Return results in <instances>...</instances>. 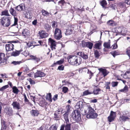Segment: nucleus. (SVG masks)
<instances>
[{
    "label": "nucleus",
    "instance_id": "obj_1",
    "mask_svg": "<svg viewBox=\"0 0 130 130\" xmlns=\"http://www.w3.org/2000/svg\"><path fill=\"white\" fill-rule=\"evenodd\" d=\"M86 105V110H84V112L85 114L86 115V117L88 119H95L98 116V114L95 112L93 109L89 105Z\"/></svg>",
    "mask_w": 130,
    "mask_h": 130
},
{
    "label": "nucleus",
    "instance_id": "obj_2",
    "mask_svg": "<svg viewBox=\"0 0 130 130\" xmlns=\"http://www.w3.org/2000/svg\"><path fill=\"white\" fill-rule=\"evenodd\" d=\"M70 121L72 123H78L81 120L80 111L78 110H74L70 116Z\"/></svg>",
    "mask_w": 130,
    "mask_h": 130
},
{
    "label": "nucleus",
    "instance_id": "obj_3",
    "mask_svg": "<svg viewBox=\"0 0 130 130\" xmlns=\"http://www.w3.org/2000/svg\"><path fill=\"white\" fill-rule=\"evenodd\" d=\"M69 63L73 65H79L81 63L82 59L79 56H70L67 58Z\"/></svg>",
    "mask_w": 130,
    "mask_h": 130
},
{
    "label": "nucleus",
    "instance_id": "obj_4",
    "mask_svg": "<svg viewBox=\"0 0 130 130\" xmlns=\"http://www.w3.org/2000/svg\"><path fill=\"white\" fill-rule=\"evenodd\" d=\"M11 17H3L1 19V23L2 26L4 27H8L10 24V19Z\"/></svg>",
    "mask_w": 130,
    "mask_h": 130
},
{
    "label": "nucleus",
    "instance_id": "obj_5",
    "mask_svg": "<svg viewBox=\"0 0 130 130\" xmlns=\"http://www.w3.org/2000/svg\"><path fill=\"white\" fill-rule=\"evenodd\" d=\"M117 12L120 13L124 12L126 9V3L124 2H121L118 3L117 4Z\"/></svg>",
    "mask_w": 130,
    "mask_h": 130
},
{
    "label": "nucleus",
    "instance_id": "obj_6",
    "mask_svg": "<svg viewBox=\"0 0 130 130\" xmlns=\"http://www.w3.org/2000/svg\"><path fill=\"white\" fill-rule=\"evenodd\" d=\"M9 12L14 17V23L13 24L11 25V27H12L13 26H15L18 25V19L17 17H15L17 15V14L16 11L13 8L11 7L9 10Z\"/></svg>",
    "mask_w": 130,
    "mask_h": 130
},
{
    "label": "nucleus",
    "instance_id": "obj_7",
    "mask_svg": "<svg viewBox=\"0 0 130 130\" xmlns=\"http://www.w3.org/2000/svg\"><path fill=\"white\" fill-rule=\"evenodd\" d=\"M48 43L50 46V47L52 50H55L56 49L55 47L56 46L55 41L50 38L48 39Z\"/></svg>",
    "mask_w": 130,
    "mask_h": 130
},
{
    "label": "nucleus",
    "instance_id": "obj_8",
    "mask_svg": "<svg viewBox=\"0 0 130 130\" xmlns=\"http://www.w3.org/2000/svg\"><path fill=\"white\" fill-rule=\"evenodd\" d=\"M45 74L40 71H37L34 74V77L36 78L38 77H42L45 76Z\"/></svg>",
    "mask_w": 130,
    "mask_h": 130
},
{
    "label": "nucleus",
    "instance_id": "obj_9",
    "mask_svg": "<svg viewBox=\"0 0 130 130\" xmlns=\"http://www.w3.org/2000/svg\"><path fill=\"white\" fill-rule=\"evenodd\" d=\"M6 50L7 51H12L14 49V45L11 43L6 44L5 45Z\"/></svg>",
    "mask_w": 130,
    "mask_h": 130
},
{
    "label": "nucleus",
    "instance_id": "obj_10",
    "mask_svg": "<svg viewBox=\"0 0 130 130\" xmlns=\"http://www.w3.org/2000/svg\"><path fill=\"white\" fill-rule=\"evenodd\" d=\"M39 34L40 37L42 39L46 38L48 36V34L46 33L45 31L43 30L39 31Z\"/></svg>",
    "mask_w": 130,
    "mask_h": 130
},
{
    "label": "nucleus",
    "instance_id": "obj_11",
    "mask_svg": "<svg viewBox=\"0 0 130 130\" xmlns=\"http://www.w3.org/2000/svg\"><path fill=\"white\" fill-rule=\"evenodd\" d=\"M2 63H6V60L5 58V54L0 53V64Z\"/></svg>",
    "mask_w": 130,
    "mask_h": 130
},
{
    "label": "nucleus",
    "instance_id": "obj_12",
    "mask_svg": "<svg viewBox=\"0 0 130 130\" xmlns=\"http://www.w3.org/2000/svg\"><path fill=\"white\" fill-rule=\"evenodd\" d=\"M93 43L90 42H84V45H83V47H85V46L88 48L89 49H91L92 48L93 46Z\"/></svg>",
    "mask_w": 130,
    "mask_h": 130
},
{
    "label": "nucleus",
    "instance_id": "obj_13",
    "mask_svg": "<svg viewBox=\"0 0 130 130\" xmlns=\"http://www.w3.org/2000/svg\"><path fill=\"white\" fill-rule=\"evenodd\" d=\"M11 105L13 106L14 109H17L18 110L20 108V105L19 103L17 101L13 102Z\"/></svg>",
    "mask_w": 130,
    "mask_h": 130
},
{
    "label": "nucleus",
    "instance_id": "obj_14",
    "mask_svg": "<svg viewBox=\"0 0 130 130\" xmlns=\"http://www.w3.org/2000/svg\"><path fill=\"white\" fill-rule=\"evenodd\" d=\"M99 70L100 72L102 73L104 77L106 76L109 73V72L107 71L106 69L102 68H99Z\"/></svg>",
    "mask_w": 130,
    "mask_h": 130
},
{
    "label": "nucleus",
    "instance_id": "obj_15",
    "mask_svg": "<svg viewBox=\"0 0 130 130\" xmlns=\"http://www.w3.org/2000/svg\"><path fill=\"white\" fill-rule=\"evenodd\" d=\"M22 51V50H21L19 51L15 50V51L12 52L11 54V56L14 57L18 56L19 55L21 52Z\"/></svg>",
    "mask_w": 130,
    "mask_h": 130
},
{
    "label": "nucleus",
    "instance_id": "obj_16",
    "mask_svg": "<svg viewBox=\"0 0 130 130\" xmlns=\"http://www.w3.org/2000/svg\"><path fill=\"white\" fill-rule=\"evenodd\" d=\"M73 28L71 27H69L66 30L65 32L66 35H69L72 33Z\"/></svg>",
    "mask_w": 130,
    "mask_h": 130
},
{
    "label": "nucleus",
    "instance_id": "obj_17",
    "mask_svg": "<svg viewBox=\"0 0 130 130\" xmlns=\"http://www.w3.org/2000/svg\"><path fill=\"white\" fill-rule=\"evenodd\" d=\"M32 116H37L39 114V112L37 110H32L30 112Z\"/></svg>",
    "mask_w": 130,
    "mask_h": 130
},
{
    "label": "nucleus",
    "instance_id": "obj_18",
    "mask_svg": "<svg viewBox=\"0 0 130 130\" xmlns=\"http://www.w3.org/2000/svg\"><path fill=\"white\" fill-rule=\"evenodd\" d=\"M22 35L25 37H27L29 34L28 30L26 29H24L22 30Z\"/></svg>",
    "mask_w": 130,
    "mask_h": 130
},
{
    "label": "nucleus",
    "instance_id": "obj_19",
    "mask_svg": "<svg viewBox=\"0 0 130 130\" xmlns=\"http://www.w3.org/2000/svg\"><path fill=\"white\" fill-rule=\"evenodd\" d=\"M25 17L28 19H31L32 18V14L30 11H28L26 12L25 14Z\"/></svg>",
    "mask_w": 130,
    "mask_h": 130
},
{
    "label": "nucleus",
    "instance_id": "obj_20",
    "mask_svg": "<svg viewBox=\"0 0 130 130\" xmlns=\"http://www.w3.org/2000/svg\"><path fill=\"white\" fill-rule=\"evenodd\" d=\"M44 27L46 31L48 32L51 29V28L50 25L48 24H45L44 26Z\"/></svg>",
    "mask_w": 130,
    "mask_h": 130
},
{
    "label": "nucleus",
    "instance_id": "obj_21",
    "mask_svg": "<svg viewBox=\"0 0 130 130\" xmlns=\"http://www.w3.org/2000/svg\"><path fill=\"white\" fill-rule=\"evenodd\" d=\"M120 118L122 121H125L130 119L128 117L124 116L122 115L120 116Z\"/></svg>",
    "mask_w": 130,
    "mask_h": 130
},
{
    "label": "nucleus",
    "instance_id": "obj_22",
    "mask_svg": "<svg viewBox=\"0 0 130 130\" xmlns=\"http://www.w3.org/2000/svg\"><path fill=\"white\" fill-rule=\"evenodd\" d=\"M1 15H5L6 16H10V15L9 14L8 12V10H7L5 9L2 12ZM11 17L12 16H10Z\"/></svg>",
    "mask_w": 130,
    "mask_h": 130
},
{
    "label": "nucleus",
    "instance_id": "obj_23",
    "mask_svg": "<svg viewBox=\"0 0 130 130\" xmlns=\"http://www.w3.org/2000/svg\"><path fill=\"white\" fill-rule=\"evenodd\" d=\"M16 10L19 11H21L23 10V6L22 5H20L15 7Z\"/></svg>",
    "mask_w": 130,
    "mask_h": 130
},
{
    "label": "nucleus",
    "instance_id": "obj_24",
    "mask_svg": "<svg viewBox=\"0 0 130 130\" xmlns=\"http://www.w3.org/2000/svg\"><path fill=\"white\" fill-rule=\"evenodd\" d=\"M109 41L108 42H105L103 44V46L107 48H110V40H109Z\"/></svg>",
    "mask_w": 130,
    "mask_h": 130
},
{
    "label": "nucleus",
    "instance_id": "obj_25",
    "mask_svg": "<svg viewBox=\"0 0 130 130\" xmlns=\"http://www.w3.org/2000/svg\"><path fill=\"white\" fill-rule=\"evenodd\" d=\"M101 91V89L100 88L97 89H94L93 91H92V94L94 95H97L99 94V92Z\"/></svg>",
    "mask_w": 130,
    "mask_h": 130
},
{
    "label": "nucleus",
    "instance_id": "obj_26",
    "mask_svg": "<svg viewBox=\"0 0 130 130\" xmlns=\"http://www.w3.org/2000/svg\"><path fill=\"white\" fill-rule=\"evenodd\" d=\"M94 56L95 58L97 59H98L99 57L100 56L99 51L96 50H94Z\"/></svg>",
    "mask_w": 130,
    "mask_h": 130
},
{
    "label": "nucleus",
    "instance_id": "obj_27",
    "mask_svg": "<svg viewBox=\"0 0 130 130\" xmlns=\"http://www.w3.org/2000/svg\"><path fill=\"white\" fill-rule=\"evenodd\" d=\"M12 91L13 93L17 94L18 92L20 91L15 86H13L12 88Z\"/></svg>",
    "mask_w": 130,
    "mask_h": 130
},
{
    "label": "nucleus",
    "instance_id": "obj_28",
    "mask_svg": "<svg viewBox=\"0 0 130 130\" xmlns=\"http://www.w3.org/2000/svg\"><path fill=\"white\" fill-rule=\"evenodd\" d=\"M100 4L103 8H105V6L107 4V3L105 0H103L100 2Z\"/></svg>",
    "mask_w": 130,
    "mask_h": 130
},
{
    "label": "nucleus",
    "instance_id": "obj_29",
    "mask_svg": "<svg viewBox=\"0 0 130 130\" xmlns=\"http://www.w3.org/2000/svg\"><path fill=\"white\" fill-rule=\"evenodd\" d=\"M71 124H67L65 125V130H71Z\"/></svg>",
    "mask_w": 130,
    "mask_h": 130
},
{
    "label": "nucleus",
    "instance_id": "obj_30",
    "mask_svg": "<svg viewBox=\"0 0 130 130\" xmlns=\"http://www.w3.org/2000/svg\"><path fill=\"white\" fill-rule=\"evenodd\" d=\"M61 31L60 29L58 28H56L55 29L54 35L55 34H61Z\"/></svg>",
    "mask_w": 130,
    "mask_h": 130
},
{
    "label": "nucleus",
    "instance_id": "obj_31",
    "mask_svg": "<svg viewBox=\"0 0 130 130\" xmlns=\"http://www.w3.org/2000/svg\"><path fill=\"white\" fill-rule=\"evenodd\" d=\"M123 115L122 116H124L128 117H130V115L129 112L127 111H124L122 112Z\"/></svg>",
    "mask_w": 130,
    "mask_h": 130
},
{
    "label": "nucleus",
    "instance_id": "obj_32",
    "mask_svg": "<svg viewBox=\"0 0 130 130\" xmlns=\"http://www.w3.org/2000/svg\"><path fill=\"white\" fill-rule=\"evenodd\" d=\"M64 62V59H62L57 61L56 62L54 63L53 65L54 66V65L56 64L60 65L62 64Z\"/></svg>",
    "mask_w": 130,
    "mask_h": 130
},
{
    "label": "nucleus",
    "instance_id": "obj_33",
    "mask_svg": "<svg viewBox=\"0 0 130 130\" xmlns=\"http://www.w3.org/2000/svg\"><path fill=\"white\" fill-rule=\"evenodd\" d=\"M46 99L48 100L50 102H52V95L51 93H49L47 94Z\"/></svg>",
    "mask_w": 130,
    "mask_h": 130
},
{
    "label": "nucleus",
    "instance_id": "obj_34",
    "mask_svg": "<svg viewBox=\"0 0 130 130\" xmlns=\"http://www.w3.org/2000/svg\"><path fill=\"white\" fill-rule=\"evenodd\" d=\"M33 44L32 42H29L28 43H27V45L28 47H31V48H32L35 47V45H33Z\"/></svg>",
    "mask_w": 130,
    "mask_h": 130
},
{
    "label": "nucleus",
    "instance_id": "obj_35",
    "mask_svg": "<svg viewBox=\"0 0 130 130\" xmlns=\"http://www.w3.org/2000/svg\"><path fill=\"white\" fill-rule=\"evenodd\" d=\"M33 44L32 42H29L28 43H27V45L28 47H31V48H32L35 47V45H33Z\"/></svg>",
    "mask_w": 130,
    "mask_h": 130
},
{
    "label": "nucleus",
    "instance_id": "obj_36",
    "mask_svg": "<svg viewBox=\"0 0 130 130\" xmlns=\"http://www.w3.org/2000/svg\"><path fill=\"white\" fill-rule=\"evenodd\" d=\"M22 62L21 61H13L11 63V64H13L14 66H16L18 65H19Z\"/></svg>",
    "mask_w": 130,
    "mask_h": 130
},
{
    "label": "nucleus",
    "instance_id": "obj_37",
    "mask_svg": "<svg viewBox=\"0 0 130 130\" xmlns=\"http://www.w3.org/2000/svg\"><path fill=\"white\" fill-rule=\"evenodd\" d=\"M92 91L90 92L89 90H87L84 91L83 92V95H87L89 94H92Z\"/></svg>",
    "mask_w": 130,
    "mask_h": 130
},
{
    "label": "nucleus",
    "instance_id": "obj_38",
    "mask_svg": "<svg viewBox=\"0 0 130 130\" xmlns=\"http://www.w3.org/2000/svg\"><path fill=\"white\" fill-rule=\"evenodd\" d=\"M42 14L43 16H46V15H49V14L50 13L48 12L45 10H42Z\"/></svg>",
    "mask_w": 130,
    "mask_h": 130
},
{
    "label": "nucleus",
    "instance_id": "obj_39",
    "mask_svg": "<svg viewBox=\"0 0 130 130\" xmlns=\"http://www.w3.org/2000/svg\"><path fill=\"white\" fill-rule=\"evenodd\" d=\"M54 35L55 38L57 40H60L62 37V34H55Z\"/></svg>",
    "mask_w": 130,
    "mask_h": 130
},
{
    "label": "nucleus",
    "instance_id": "obj_40",
    "mask_svg": "<svg viewBox=\"0 0 130 130\" xmlns=\"http://www.w3.org/2000/svg\"><path fill=\"white\" fill-rule=\"evenodd\" d=\"M128 90V87L127 86H125L124 88L119 90V91L121 92H126Z\"/></svg>",
    "mask_w": 130,
    "mask_h": 130
},
{
    "label": "nucleus",
    "instance_id": "obj_41",
    "mask_svg": "<svg viewBox=\"0 0 130 130\" xmlns=\"http://www.w3.org/2000/svg\"><path fill=\"white\" fill-rule=\"evenodd\" d=\"M110 53L114 57H115L116 56L119 54L118 52L116 51L111 52Z\"/></svg>",
    "mask_w": 130,
    "mask_h": 130
},
{
    "label": "nucleus",
    "instance_id": "obj_42",
    "mask_svg": "<svg viewBox=\"0 0 130 130\" xmlns=\"http://www.w3.org/2000/svg\"><path fill=\"white\" fill-rule=\"evenodd\" d=\"M83 102L82 101H79L77 103V108L78 109H80L82 107Z\"/></svg>",
    "mask_w": 130,
    "mask_h": 130
},
{
    "label": "nucleus",
    "instance_id": "obj_43",
    "mask_svg": "<svg viewBox=\"0 0 130 130\" xmlns=\"http://www.w3.org/2000/svg\"><path fill=\"white\" fill-rule=\"evenodd\" d=\"M107 23L108 25L112 26H114L115 25L114 22L111 20L108 21Z\"/></svg>",
    "mask_w": 130,
    "mask_h": 130
},
{
    "label": "nucleus",
    "instance_id": "obj_44",
    "mask_svg": "<svg viewBox=\"0 0 130 130\" xmlns=\"http://www.w3.org/2000/svg\"><path fill=\"white\" fill-rule=\"evenodd\" d=\"M7 114L9 116L13 115V110L12 108H9L7 112Z\"/></svg>",
    "mask_w": 130,
    "mask_h": 130
},
{
    "label": "nucleus",
    "instance_id": "obj_45",
    "mask_svg": "<svg viewBox=\"0 0 130 130\" xmlns=\"http://www.w3.org/2000/svg\"><path fill=\"white\" fill-rule=\"evenodd\" d=\"M101 45V43L99 42L95 43L94 45L96 49H100V47Z\"/></svg>",
    "mask_w": 130,
    "mask_h": 130
},
{
    "label": "nucleus",
    "instance_id": "obj_46",
    "mask_svg": "<svg viewBox=\"0 0 130 130\" xmlns=\"http://www.w3.org/2000/svg\"><path fill=\"white\" fill-rule=\"evenodd\" d=\"M116 113L115 112L112 111L111 112L109 116H111L115 119L116 117Z\"/></svg>",
    "mask_w": 130,
    "mask_h": 130
},
{
    "label": "nucleus",
    "instance_id": "obj_47",
    "mask_svg": "<svg viewBox=\"0 0 130 130\" xmlns=\"http://www.w3.org/2000/svg\"><path fill=\"white\" fill-rule=\"evenodd\" d=\"M9 86L8 85H6L3 86L0 88V91H3L4 90L8 88L9 87Z\"/></svg>",
    "mask_w": 130,
    "mask_h": 130
},
{
    "label": "nucleus",
    "instance_id": "obj_48",
    "mask_svg": "<svg viewBox=\"0 0 130 130\" xmlns=\"http://www.w3.org/2000/svg\"><path fill=\"white\" fill-rule=\"evenodd\" d=\"M68 89L66 87H63L62 88V91L64 93H66L68 91Z\"/></svg>",
    "mask_w": 130,
    "mask_h": 130
},
{
    "label": "nucleus",
    "instance_id": "obj_49",
    "mask_svg": "<svg viewBox=\"0 0 130 130\" xmlns=\"http://www.w3.org/2000/svg\"><path fill=\"white\" fill-rule=\"evenodd\" d=\"M118 83L117 82H112L111 83V85L112 87H114L118 85Z\"/></svg>",
    "mask_w": 130,
    "mask_h": 130
},
{
    "label": "nucleus",
    "instance_id": "obj_50",
    "mask_svg": "<svg viewBox=\"0 0 130 130\" xmlns=\"http://www.w3.org/2000/svg\"><path fill=\"white\" fill-rule=\"evenodd\" d=\"M107 119L108 121L111 122L114 120L115 118L109 116L108 117Z\"/></svg>",
    "mask_w": 130,
    "mask_h": 130
},
{
    "label": "nucleus",
    "instance_id": "obj_51",
    "mask_svg": "<svg viewBox=\"0 0 130 130\" xmlns=\"http://www.w3.org/2000/svg\"><path fill=\"white\" fill-rule=\"evenodd\" d=\"M68 113L67 112H66L64 115H63V116L64 117V119H67L69 118L68 117Z\"/></svg>",
    "mask_w": 130,
    "mask_h": 130
},
{
    "label": "nucleus",
    "instance_id": "obj_52",
    "mask_svg": "<svg viewBox=\"0 0 130 130\" xmlns=\"http://www.w3.org/2000/svg\"><path fill=\"white\" fill-rule=\"evenodd\" d=\"M65 3H66L64 0H60L58 2V4L60 5H63Z\"/></svg>",
    "mask_w": 130,
    "mask_h": 130
},
{
    "label": "nucleus",
    "instance_id": "obj_53",
    "mask_svg": "<svg viewBox=\"0 0 130 130\" xmlns=\"http://www.w3.org/2000/svg\"><path fill=\"white\" fill-rule=\"evenodd\" d=\"M82 57L84 59L86 60L88 58V57L87 55V54L84 53Z\"/></svg>",
    "mask_w": 130,
    "mask_h": 130
},
{
    "label": "nucleus",
    "instance_id": "obj_54",
    "mask_svg": "<svg viewBox=\"0 0 130 130\" xmlns=\"http://www.w3.org/2000/svg\"><path fill=\"white\" fill-rule=\"evenodd\" d=\"M97 28V27L95 25H91V29L93 31L95 30Z\"/></svg>",
    "mask_w": 130,
    "mask_h": 130
},
{
    "label": "nucleus",
    "instance_id": "obj_55",
    "mask_svg": "<svg viewBox=\"0 0 130 130\" xmlns=\"http://www.w3.org/2000/svg\"><path fill=\"white\" fill-rule=\"evenodd\" d=\"M58 69L59 70H63L64 69V67L63 65H61L58 66Z\"/></svg>",
    "mask_w": 130,
    "mask_h": 130
},
{
    "label": "nucleus",
    "instance_id": "obj_56",
    "mask_svg": "<svg viewBox=\"0 0 130 130\" xmlns=\"http://www.w3.org/2000/svg\"><path fill=\"white\" fill-rule=\"evenodd\" d=\"M112 48L113 49H116L118 47V46L117 43H115L113 45H112Z\"/></svg>",
    "mask_w": 130,
    "mask_h": 130
},
{
    "label": "nucleus",
    "instance_id": "obj_57",
    "mask_svg": "<svg viewBox=\"0 0 130 130\" xmlns=\"http://www.w3.org/2000/svg\"><path fill=\"white\" fill-rule=\"evenodd\" d=\"M28 80L29 82L31 84H35V82L31 78H30L28 79Z\"/></svg>",
    "mask_w": 130,
    "mask_h": 130
},
{
    "label": "nucleus",
    "instance_id": "obj_58",
    "mask_svg": "<svg viewBox=\"0 0 130 130\" xmlns=\"http://www.w3.org/2000/svg\"><path fill=\"white\" fill-rule=\"evenodd\" d=\"M51 128H53V130H57V127L56 125H52L51 126Z\"/></svg>",
    "mask_w": 130,
    "mask_h": 130
},
{
    "label": "nucleus",
    "instance_id": "obj_59",
    "mask_svg": "<svg viewBox=\"0 0 130 130\" xmlns=\"http://www.w3.org/2000/svg\"><path fill=\"white\" fill-rule=\"evenodd\" d=\"M111 8L112 9H113L114 10H117V11L118 8H117V6L116 5H112L111 6Z\"/></svg>",
    "mask_w": 130,
    "mask_h": 130
},
{
    "label": "nucleus",
    "instance_id": "obj_60",
    "mask_svg": "<svg viewBox=\"0 0 130 130\" xmlns=\"http://www.w3.org/2000/svg\"><path fill=\"white\" fill-rule=\"evenodd\" d=\"M84 53L82 52H80L77 53V55L79 56H80L81 57H82Z\"/></svg>",
    "mask_w": 130,
    "mask_h": 130
},
{
    "label": "nucleus",
    "instance_id": "obj_61",
    "mask_svg": "<svg viewBox=\"0 0 130 130\" xmlns=\"http://www.w3.org/2000/svg\"><path fill=\"white\" fill-rule=\"evenodd\" d=\"M23 95H24V101L25 102H28V101H29V100L27 99L26 94H23Z\"/></svg>",
    "mask_w": 130,
    "mask_h": 130
},
{
    "label": "nucleus",
    "instance_id": "obj_62",
    "mask_svg": "<svg viewBox=\"0 0 130 130\" xmlns=\"http://www.w3.org/2000/svg\"><path fill=\"white\" fill-rule=\"evenodd\" d=\"M58 95L57 94L55 95L53 98V100L55 101L57 99Z\"/></svg>",
    "mask_w": 130,
    "mask_h": 130
},
{
    "label": "nucleus",
    "instance_id": "obj_63",
    "mask_svg": "<svg viewBox=\"0 0 130 130\" xmlns=\"http://www.w3.org/2000/svg\"><path fill=\"white\" fill-rule=\"evenodd\" d=\"M126 53L128 55L129 57V59H130V50H128L126 51Z\"/></svg>",
    "mask_w": 130,
    "mask_h": 130
},
{
    "label": "nucleus",
    "instance_id": "obj_64",
    "mask_svg": "<svg viewBox=\"0 0 130 130\" xmlns=\"http://www.w3.org/2000/svg\"><path fill=\"white\" fill-rule=\"evenodd\" d=\"M65 127V124H62L61 126L60 130H64Z\"/></svg>",
    "mask_w": 130,
    "mask_h": 130
}]
</instances>
